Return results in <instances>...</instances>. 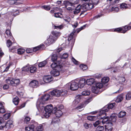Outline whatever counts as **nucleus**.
Returning <instances> with one entry per match:
<instances>
[{
    "label": "nucleus",
    "mask_w": 131,
    "mask_h": 131,
    "mask_svg": "<svg viewBox=\"0 0 131 131\" xmlns=\"http://www.w3.org/2000/svg\"><path fill=\"white\" fill-rule=\"evenodd\" d=\"M93 7V5L91 4L85 3L81 5L80 4L78 5L75 9L73 10V14L74 15H77L81 11L80 15V16L85 12V10L81 11V10H90Z\"/></svg>",
    "instance_id": "1"
},
{
    "label": "nucleus",
    "mask_w": 131,
    "mask_h": 131,
    "mask_svg": "<svg viewBox=\"0 0 131 131\" xmlns=\"http://www.w3.org/2000/svg\"><path fill=\"white\" fill-rule=\"evenodd\" d=\"M49 97V95L46 94L43 96L40 99H39L37 101L36 104L37 107L40 108L43 107V105L45 103V101L48 100Z\"/></svg>",
    "instance_id": "2"
},
{
    "label": "nucleus",
    "mask_w": 131,
    "mask_h": 131,
    "mask_svg": "<svg viewBox=\"0 0 131 131\" xmlns=\"http://www.w3.org/2000/svg\"><path fill=\"white\" fill-rule=\"evenodd\" d=\"M44 110L42 114L43 116V117L48 118L52 112L53 107L51 104L48 105L44 107Z\"/></svg>",
    "instance_id": "3"
},
{
    "label": "nucleus",
    "mask_w": 131,
    "mask_h": 131,
    "mask_svg": "<svg viewBox=\"0 0 131 131\" xmlns=\"http://www.w3.org/2000/svg\"><path fill=\"white\" fill-rule=\"evenodd\" d=\"M103 87L102 83L100 82H95L94 85L92 88V92L95 93H98L99 90Z\"/></svg>",
    "instance_id": "4"
},
{
    "label": "nucleus",
    "mask_w": 131,
    "mask_h": 131,
    "mask_svg": "<svg viewBox=\"0 0 131 131\" xmlns=\"http://www.w3.org/2000/svg\"><path fill=\"white\" fill-rule=\"evenodd\" d=\"M66 86L68 89H70L72 90L75 91L78 89L79 86L77 83L75 81H72L67 84Z\"/></svg>",
    "instance_id": "5"
},
{
    "label": "nucleus",
    "mask_w": 131,
    "mask_h": 131,
    "mask_svg": "<svg viewBox=\"0 0 131 131\" xmlns=\"http://www.w3.org/2000/svg\"><path fill=\"white\" fill-rule=\"evenodd\" d=\"M6 83L8 84L15 86L19 84L20 81L19 79L12 78L8 77L6 80Z\"/></svg>",
    "instance_id": "6"
},
{
    "label": "nucleus",
    "mask_w": 131,
    "mask_h": 131,
    "mask_svg": "<svg viewBox=\"0 0 131 131\" xmlns=\"http://www.w3.org/2000/svg\"><path fill=\"white\" fill-rule=\"evenodd\" d=\"M57 40V38H54L52 36L50 35L45 42V44L49 46L51 44L54 43Z\"/></svg>",
    "instance_id": "7"
},
{
    "label": "nucleus",
    "mask_w": 131,
    "mask_h": 131,
    "mask_svg": "<svg viewBox=\"0 0 131 131\" xmlns=\"http://www.w3.org/2000/svg\"><path fill=\"white\" fill-rule=\"evenodd\" d=\"M115 104V103H113L109 104L108 105L105 106L101 111V113L102 112L103 114L105 115V112H107L109 109H112L114 106Z\"/></svg>",
    "instance_id": "8"
},
{
    "label": "nucleus",
    "mask_w": 131,
    "mask_h": 131,
    "mask_svg": "<svg viewBox=\"0 0 131 131\" xmlns=\"http://www.w3.org/2000/svg\"><path fill=\"white\" fill-rule=\"evenodd\" d=\"M64 3L66 9L69 10H72L73 8V7L74 6L71 2L69 1H64Z\"/></svg>",
    "instance_id": "9"
},
{
    "label": "nucleus",
    "mask_w": 131,
    "mask_h": 131,
    "mask_svg": "<svg viewBox=\"0 0 131 131\" xmlns=\"http://www.w3.org/2000/svg\"><path fill=\"white\" fill-rule=\"evenodd\" d=\"M102 114L100 113L99 116H89L87 117V119L89 121H93L96 120L97 119H101L103 117L102 116Z\"/></svg>",
    "instance_id": "10"
},
{
    "label": "nucleus",
    "mask_w": 131,
    "mask_h": 131,
    "mask_svg": "<svg viewBox=\"0 0 131 131\" xmlns=\"http://www.w3.org/2000/svg\"><path fill=\"white\" fill-rule=\"evenodd\" d=\"M43 81L46 83H48L51 82L53 79V78L50 75L45 76L43 78Z\"/></svg>",
    "instance_id": "11"
},
{
    "label": "nucleus",
    "mask_w": 131,
    "mask_h": 131,
    "mask_svg": "<svg viewBox=\"0 0 131 131\" xmlns=\"http://www.w3.org/2000/svg\"><path fill=\"white\" fill-rule=\"evenodd\" d=\"M102 114V116L103 117V118L101 119H103L102 122L103 124H105L106 123V124H108L109 123L108 122L109 120H110L109 118L108 117H105V116L106 115V113H105V115H104V114H103V113L101 112V111L100 112V113H101Z\"/></svg>",
    "instance_id": "12"
},
{
    "label": "nucleus",
    "mask_w": 131,
    "mask_h": 131,
    "mask_svg": "<svg viewBox=\"0 0 131 131\" xmlns=\"http://www.w3.org/2000/svg\"><path fill=\"white\" fill-rule=\"evenodd\" d=\"M6 122L2 117H0V129H3L6 127Z\"/></svg>",
    "instance_id": "13"
},
{
    "label": "nucleus",
    "mask_w": 131,
    "mask_h": 131,
    "mask_svg": "<svg viewBox=\"0 0 131 131\" xmlns=\"http://www.w3.org/2000/svg\"><path fill=\"white\" fill-rule=\"evenodd\" d=\"M82 96L80 95H78L75 97V100L73 101V104L75 106L80 102Z\"/></svg>",
    "instance_id": "14"
},
{
    "label": "nucleus",
    "mask_w": 131,
    "mask_h": 131,
    "mask_svg": "<svg viewBox=\"0 0 131 131\" xmlns=\"http://www.w3.org/2000/svg\"><path fill=\"white\" fill-rule=\"evenodd\" d=\"M112 124L111 123H109L105 125V131H111L112 129Z\"/></svg>",
    "instance_id": "15"
},
{
    "label": "nucleus",
    "mask_w": 131,
    "mask_h": 131,
    "mask_svg": "<svg viewBox=\"0 0 131 131\" xmlns=\"http://www.w3.org/2000/svg\"><path fill=\"white\" fill-rule=\"evenodd\" d=\"M51 67L53 69H58V70H61L62 66L60 65H58L56 62H53L51 65Z\"/></svg>",
    "instance_id": "16"
},
{
    "label": "nucleus",
    "mask_w": 131,
    "mask_h": 131,
    "mask_svg": "<svg viewBox=\"0 0 131 131\" xmlns=\"http://www.w3.org/2000/svg\"><path fill=\"white\" fill-rule=\"evenodd\" d=\"M85 80L84 79H80L79 81L78 85L80 88H83L85 84Z\"/></svg>",
    "instance_id": "17"
},
{
    "label": "nucleus",
    "mask_w": 131,
    "mask_h": 131,
    "mask_svg": "<svg viewBox=\"0 0 131 131\" xmlns=\"http://www.w3.org/2000/svg\"><path fill=\"white\" fill-rule=\"evenodd\" d=\"M38 83L37 81L34 80L31 81L29 84V85L32 88H36L38 86Z\"/></svg>",
    "instance_id": "18"
},
{
    "label": "nucleus",
    "mask_w": 131,
    "mask_h": 131,
    "mask_svg": "<svg viewBox=\"0 0 131 131\" xmlns=\"http://www.w3.org/2000/svg\"><path fill=\"white\" fill-rule=\"evenodd\" d=\"M60 90H54L51 92V94L54 96H60Z\"/></svg>",
    "instance_id": "19"
},
{
    "label": "nucleus",
    "mask_w": 131,
    "mask_h": 131,
    "mask_svg": "<svg viewBox=\"0 0 131 131\" xmlns=\"http://www.w3.org/2000/svg\"><path fill=\"white\" fill-rule=\"evenodd\" d=\"M58 69H53L51 71V74L54 77L59 76V71Z\"/></svg>",
    "instance_id": "20"
},
{
    "label": "nucleus",
    "mask_w": 131,
    "mask_h": 131,
    "mask_svg": "<svg viewBox=\"0 0 131 131\" xmlns=\"http://www.w3.org/2000/svg\"><path fill=\"white\" fill-rule=\"evenodd\" d=\"M86 81L87 84L89 85H91L95 82V79L92 78L88 79Z\"/></svg>",
    "instance_id": "21"
},
{
    "label": "nucleus",
    "mask_w": 131,
    "mask_h": 131,
    "mask_svg": "<svg viewBox=\"0 0 131 131\" xmlns=\"http://www.w3.org/2000/svg\"><path fill=\"white\" fill-rule=\"evenodd\" d=\"M53 112L55 113L56 117L58 118H59L62 114V112L60 110H57L56 111H53Z\"/></svg>",
    "instance_id": "22"
},
{
    "label": "nucleus",
    "mask_w": 131,
    "mask_h": 131,
    "mask_svg": "<svg viewBox=\"0 0 131 131\" xmlns=\"http://www.w3.org/2000/svg\"><path fill=\"white\" fill-rule=\"evenodd\" d=\"M8 3L11 5L15 4L18 5L21 3L19 0H9L8 1Z\"/></svg>",
    "instance_id": "23"
},
{
    "label": "nucleus",
    "mask_w": 131,
    "mask_h": 131,
    "mask_svg": "<svg viewBox=\"0 0 131 131\" xmlns=\"http://www.w3.org/2000/svg\"><path fill=\"white\" fill-rule=\"evenodd\" d=\"M4 103L0 102V113H4L5 112V110L4 108Z\"/></svg>",
    "instance_id": "24"
},
{
    "label": "nucleus",
    "mask_w": 131,
    "mask_h": 131,
    "mask_svg": "<svg viewBox=\"0 0 131 131\" xmlns=\"http://www.w3.org/2000/svg\"><path fill=\"white\" fill-rule=\"evenodd\" d=\"M35 128V126L33 125H31L25 127L26 131H33Z\"/></svg>",
    "instance_id": "25"
},
{
    "label": "nucleus",
    "mask_w": 131,
    "mask_h": 131,
    "mask_svg": "<svg viewBox=\"0 0 131 131\" xmlns=\"http://www.w3.org/2000/svg\"><path fill=\"white\" fill-rule=\"evenodd\" d=\"M117 79L119 83L121 84L123 83L125 80V78L123 77H118Z\"/></svg>",
    "instance_id": "26"
},
{
    "label": "nucleus",
    "mask_w": 131,
    "mask_h": 131,
    "mask_svg": "<svg viewBox=\"0 0 131 131\" xmlns=\"http://www.w3.org/2000/svg\"><path fill=\"white\" fill-rule=\"evenodd\" d=\"M131 28L129 26H125L122 28V31L121 32L122 33H125L127 31L130 29Z\"/></svg>",
    "instance_id": "27"
},
{
    "label": "nucleus",
    "mask_w": 131,
    "mask_h": 131,
    "mask_svg": "<svg viewBox=\"0 0 131 131\" xmlns=\"http://www.w3.org/2000/svg\"><path fill=\"white\" fill-rule=\"evenodd\" d=\"M60 96H65L67 93V91L65 90H60Z\"/></svg>",
    "instance_id": "28"
},
{
    "label": "nucleus",
    "mask_w": 131,
    "mask_h": 131,
    "mask_svg": "<svg viewBox=\"0 0 131 131\" xmlns=\"http://www.w3.org/2000/svg\"><path fill=\"white\" fill-rule=\"evenodd\" d=\"M52 34L54 36H55L54 38H57V39L61 35V33L60 32L56 31H52Z\"/></svg>",
    "instance_id": "29"
},
{
    "label": "nucleus",
    "mask_w": 131,
    "mask_h": 131,
    "mask_svg": "<svg viewBox=\"0 0 131 131\" xmlns=\"http://www.w3.org/2000/svg\"><path fill=\"white\" fill-rule=\"evenodd\" d=\"M109 80V79L108 77H104L102 79L101 82L102 83L105 84L107 83Z\"/></svg>",
    "instance_id": "30"
},
{
    "label": "nucleus",
    "mask_w": 131,
    "mask_h": 131,
    "mask_svg": "<svg viewBox=\"0 0 131 131\" xmlns=\"http://www.w3.org/2000/svg\"><path fill=\"white\" fill-rule=\"evenodd\" d=\"M128 6H129V5H127L125 3H123L120 6V8L122 9H126L129 8Z\"/></svg>",
    "instance_id": "31"
},
{
    "label": "nucleus",
    "mask_w": 131,
    "mask_h": 131,
    "mask_svg": "<svg viewBox=\"0 0 131 131\" xmlns=\"http://www.w3.org/2000/svg\"><path fill=\"white\" fill-rule=\"evenodd\" d=\"M83 126L85 129H87L91 128L92 126V125L85 123L83 124Z\"/></svg>",
    "instance_id": "32"
},
{
    "label": "nucleus",
    "mask_w": 131,
    "mask_h": 131,
    "mask_svg": "<svg viewBox=\"0 0 131 131\" xmlns=\"http://www.w3.org/2000/svg\"><path fill=\"white\" fill-rule=\"evenodd\" d=\"M116 117L114 114L111 115L110 116V120L112 122H115L116 121Z\"/></svg>",
    "instance_id": "33"
},
{
    "label": "nucleus",
    "mask_w": 131,
    "mask_h": 131,
    "mask_svg": "<svg viewBox=\"0 0 131 131\" xmlns=\"http://www.w3.org/2000/svg\"><path fill=\"white\" fill-rule=\"evenodd\" d=\"M123 95L122 94L120 95H118L116 100V102L118 103L122 101L123 99Z\"/></svg>",
    "instance_id": "34"
},
{
    "label": "nucleus",
    "mask_w": 131,
    "mask_h": 131,
    "mask_svg": "<svg viewBox=\"0 0 131 131\" xmlns=\"http://www.w3.org/2000/svg\"><path fill=\"white\" fill-rule=\"evenodd\" d=\"M25 51V49L22 48H19L17 50V53L19 54H23Z\"/></svg>",
    "instance_id": "35"
},
{
    "label": "nucleus",
    "mask_w": 131,
    "mask_h": 131,
    "mask_svg": "<svg viewBox=\"0 0 131 131\" xmlns=\"http://www.w3.org/2000/svg\"><path fill=\"white\" fill-rule=\"evenodd\" d=\"M47 61L46 60H45L43 61L40 62L38 65L39 67H44L47 64Z\"/></svg>",
    "instance_id": "36"
},
{
    "label": "nucleus",
    "mask_w": 131,
    "mask_h": 131,
    "mask_svg": "<svg viewBox=\"0 0 131 131\" xmlns=\"http://www.w3.org/2000/svg\"><path fill=\"white\" fill-rule=\"evenodd\" d=\"M59 121V118L57 117H54L53 118L52 121V124H55L58 122Z\"/></svg>",
    "instance_id": "37"
},
{
    "label": "nucleus",
    "mask_w": 131,
    "mask_h": 131,
    "mask_svg": "<svg viewBox=\"0 0 131 131\" xmlns=\"http://www.w3.org/2000/svg\"><path fill=\"white\" fill-rule=\"evenodd\" d=\"M126 115V112L122 111L119 113L118 114V116L119 117H122L125 116Z\"/></svg>",
    "instance_id": "38"
},
{
    "label": "nucleus",
    "mask_w": 131,
    "mask_h": 131,
    "mask_svg": "<svg viewBox=\"0 0 131 131\" xmlns=\"http://www.w3.org/2000/svg\"><path fill=\"white\" fill-rule=\"evenodd\" d=\"M57 59V56L56 54H54L52 55L51 60L53 62H55Z\"/></svg>",
    "instance_id": "39"
},
{
    "label": "nucleus",
    "mask_w": 131,
    "mask_h": 131,
    "mask_svg": "<svg viewBox=\"0 0 131 131\" xmlns=\"http://www.w3.org/2000/svg\"><path fill=\"white\" fill-rule=\"evenodd\" d=\"M29 70L30 73H34L37 71V69L36 67L32 66L30 67Z\"/></svg>",
    "instance_id": "40"
},
{
    "label": "nucleus",
    "mask_w": 131,
    "mask_h": 131,
    "mask_svg": "<svg viewBox=\"0 0 131 131\" xmlns=\"http://www.w3.org/2000/svg\"><path fill=\"white\" fill-rule=\"evenodd\" d=\"M79 67L80 69L83 71L87 69L88 68L87 66L86 65L83 64L80 65L79 66Z\"/></svg>",
    "instance_id": "41"
},
{
    "label": "nucleus",
    "mask_w": 131,
    "mask_h": 131,
    "mask_svg": "<svg viewBox=\"0 0 131 131\" xmlns=\"http://www.w3.org/2000/svg\"><path fill=\"white\" fill-rule=\"evenodd\" d=\"M13 102L15 105H18L19 102L18 97L17 96L13 100Z\"/></svg>",
    "instance_id": "42"
},
{
    "label": "nucleus",
    "mask_w": 131,
    "mask_h": 131,
    "mask_svg": "<svg viewBox=\"0 0 131 131\" xmlns=\"http://www.w3.org/2000/svg\"><path fill=\"white\" fill-rule=\"evenodd\" d=\"M126 99L127 100L131 99V91L127 93L126 96Z\"/></svg>",
    "instance_id": "43"
},
{
    "label": "nucleus",
    "mask_w": 131,
    "mask_h": 131,
    "mask_svg": "<svg viewBox=\"0 0 131 131\" xmlns=\"http://www.w3.org/2000/svg\"><path fill=\"white\" fill-rule=\"evenodd\" d=\"M90 92L88 90H86L82 92V94L83 96L88 95L90 94Z\"/></svg>",
    "instance_id": "44"
},
{
    "label": "nucleus",
    "mask_w": 131,
    "mask_h": 131,
    "mask_svg": "<svg viewBox=\"0 0 131 131\" xmlns=\"http://www.w3.org/2000/svg\"><path fill=\"white\" fill-rule=\"evenodd\" d=\"M63 105H60L58 106L57 107L54 108L53 110V111H56L57 110H61L63 109Z\"/></svg>",
    "instance_id": "45"
},
{
    "label": "nucleus",
    "mask_w": 131,
    "mask_h": 131,
    "mask_svg": "<svg viewBox=\"0 0 131 131\" xmlns=\"http://www.w3.org/2000/svg\"><path fill=\"white\" fill-rule=\"evenodd\" d=\"M43 126L41 125H40L37 127L36 131H42L43 129Z\"/></svg>",
    "instance_id": "46"
},
{
    "label": "nucleus",
    "mask_w": 131,
    "mask_h": 131,
    "mask_svg": "<svg viewBox=\"0 0 131 131\" xmlns=\"http://www.w3.org/2000/svg\"><path fill=\"white\" fill-rule=\"evenodd\" d=\"M99 2V0H91L92 3H89V4H91L93 5V8L94 7V5H96L98 4Z\"/></svg>",
    "instance_id": "47"
},
{
    "label": "nucleus",
    "mask_w": 131,
    "mask_h": 131,
    "mask_svg": "<svg viewBox=\"0 0 131 131\" xmlns=\"http://www.w3.org/2000/svg\"><path fill=\"white\" fill-rule=\"evenodd\" d=\"M6 33L9 38H11L12 37V34L9 30H7L6 31Z\"/></svg>",
    "instance_id": "48"
},
{
    "label": "nucleus",
    "mask_w": 131,
    "mask_h": 131,
    "mask_svg": "<svg viewBox=\"0 0 131 131\" xmlns=\"http://www.w3.org/2000/svg\"><path fill=\"white\" fill-rule=\"evenodd\" d=\"M123 67H121L120 66H118L116 67V70H114V69H112L111 70V72H115L117 71H120L121 68H122Z\"/></svg>",
    "instance_id": "49"
},
{
    "label": "nucleus",
    "mask_w": 131,
    "mask_h": 131,
    "mask_svg": "<svg viewBox=\"0 0 131 131\" xmlns=\"http://www.w3.org/2000/svg\"><path fill=\"white\" fill-rule=\"evenodd\" d=\"M41 7L47 10H49L51 9V7L49 6H41Z\"/></svg>",
    "instance_id": "50"
},
{
    "label": "nucleus",
    "mask_w": 131,
    "mask_h": 131,
    "mask_svg": "<svg viewBox=\"0 0 131 131\" xmlns=\"http://www.w3.org/2000/svg\"><path fill=\"white\" fill-rule=\"evenodd\" d=\"M29 67L28 65H27L26 66L23 67L22 69V71H28L29 70Z\"/></svg>",
    "instance_id": "51"
},
{
    "label": "nucleus",
    "mask_w": 131,
    "mask_h": 131,
    "mask_svg": "<svg viewBox=\"0 0 131 131\" xmlns=\"http://www.w3.org/2000/svg\"><path fill=\"white\" fill-rule=\"evenodd\" d=\"M104 129V127L103 126H99L97 127L96 131H103Z\"/></svg>",
    "instance_id": "52"
},
{
    "label": "nucleus",
    "mask_w": 131,
    "mask_h": 131,
    "mask_svg": "<svg viewBox=\"0 0 131 131\" xmlns=\"http://www.w3.org/2000/svg\"><path fill=\"white\" fill-rule=\"evenodd\" d=\"M13 124V122L11 120L8 121L6 123V128H7V127L9 126L10 125H12Z\"/></svg>",
    "instance_id": "53"
},
{
    "label": "nucleus",
    "mask_w": 131,
    "mask_h": 131,
    "mask_svg": "<svg viewBox=\"0 0 131 131\" xmlns=\"http://www.w3.org/2000/svg\"><path fill=\"white\" fill-rule=\"evenodd\" d=\"M63 27V25H62L59 26H54V28L57 29H62Z\"/></svg>",
    "instance_id": "54"
},
{
    "label": "nucleus",
    "mask_w": 131,
    "mask_h": 131,
    "mask_svg": "<svg viewBox=\"0 0 131 131\" xmlns=\"http://www.w3.org/2000/svg\"><path fill=\"white\" fill-rule=\"evenodd\" d=\"M30 118L28 116L24 118V122L26 123H28V122L30 121Z\"/></svg>",
    "instance_id": "55"
},
{
    "label": "nucleus",
    "mask_w": 131,
    "mask_h": 131,
    "mask_svg": "<svg viewBox=\"0 0 131 131\" xmlns=\"http://www.w3.org/2000/svg\"><path fill=\"white\" fill-rule=\"evenodd\" d=\"M10 116V114L9 113L6 114L4 115V118L5 119H7L9 118Z\"/></svg>",
    "instance_id": "56"
},
{
    "label": "nucleus",
    "mask_w": 131,
    "mask_h": 131,
    "mask_svg": "<svg viewBox=\"0 0 131 131\" xmlns=\"http://www.w3.org/2000/svg\"><path fill=\"white\" fill-rule=\"evenodd\" d=\"M112 11H114L115 12H117L119 10V8L117 7H113L111 9Z\"/></svg>",
    "instance_id": "57"
},
{
    "label": "nucleus",
    "mask_w": 131,
    "mask_h": 131,
    "mask_svg": "<svg viewBox=\"0 0 131 131\" xmlns=\"http://www.w3.org/2000/svg\"><path fill=\"white\" fill-rule=\"evenodd\" d=\"M12 44V42L10 40H8L7 42V47H9Z\"/></svg>",
    "instance_id": "58"
},
{
    "label": "nucleus",
    "mask_w": 131,
    "mask_h": 131,
    "mask_svg": "<svg viewBox=\"0 0 131 131\" xmlns=\"http://www.w3.org/2000/svg\"><path fill=\"white\" fill-rule=\"evenodd\" d=\"M12 13H12V14L13 16H15L17 14H18L19 12L18 10H16V11L13 10L12 12Z\"/></svg>",
    "instance_id": "59"
},
{
    "label": "nucleus",
    "mask_w": 131,
    "mask_h": 131,
    "mask_svg": "<svg viewBox=\"0 0 131 131\" xmlns=\"http://www.w3.org/2000/svg\"><path fill=\"white\" fill-rule=\"evenodd\" d=\"M40 46H39L37 47H35L33 48V51L35 52L36 51L38 50H39L40 49Z\"/></svg>",
    "instance_id": "60"
},
{
    "label": "nucleus",
    "mask_w": 131,
    "mask_h": 131,
    "mask_svg": "<svg viewBox=\"0 0 131 131\" xmlns=\"http://www.w3.org/2000/svg\"><path fill=\"white\" fill-rule=\"evenodd\" d=\"M122 28H119L115 29L114 30V31L118 32H119L121 31L122 32Z\"/></svg>",
    "instance_id": "61"
},
{
    "label": "nucleus",
    "mask_w": 131,
    "mask_h": 131,
    "mask_svg": "<svg viewBox=\"0 0 131 131\" xmlns=\"http://www.w3.org/2000/svg\"><path fill=\"white\" fill-rule=\"evenodd\" d=\"M68 57V54L67 53H64L62 57H61V58L62 59H66Z\"/></svg>",
    "instance_id": "62"
},
{
    "label": "nucleus",
    "mask_w": 131,
    "mask_h": 131,
    "mask_svg": "<svg viewBox=\"0 0 131 131\" xmlns=\"http://www.w3.org/2000/svg\"><path fill=\"white\" fill-rule=\"evenodd\" d=\"M61 15V14L59 13L54 14V16L56 17H60V16Z\"/></svg>",
    "instance_id": "63"
},
{
    "label": "nucleus",
    "mask_w": 131,
    "mask_h": 131,
    "mask_svg": "<svg viewBox=\"0 0 131 131\" xmlns=\"http://www.w3.org/2000/svg\"><path fill=\"white\" fill-rule=\"evenodd\" d=\"M72 60L73 63L75 64H79V62L77 61L73 58H72Z\"/></svg>",
    "instance_id": "64"
}]
</instances>
